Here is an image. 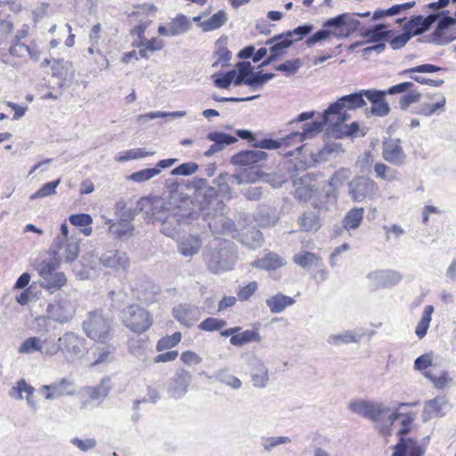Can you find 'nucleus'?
Masks as SVG:
<instances>
[{
  "instance_id": "0e129e2a",
  "label": "nucleus",
  "mask_w": 456,
  "mask_h": 456,
  "mask_svg": "<svg viewBox=\"0 0 456 456\" xmlns=\"http://www.w3.org/2000/svg\"><path fill=\"white\" fill-rule=\"evenodd\" d=\"M73 272L81 280L90 279L95 274V270L86 264L85 257L74 265Z\"/></svg>"
},
{
  "instance_id": "37998d69",
  "label": "nucleus",
  "mask_w": 456,
  "mask_h": 456,
  "mask_svg": "<svg viewBox=\"0 0 456 456\" xmlns=\"http://www.w3.org/2000/svg\"><path fill=\"white\" fill-rule=\"evenodd\" d=\"M191 28L189 19L183 14H178L169 23L170 36H177L187 32Z\"/></svg>"
},
{
  "instance_id": "c03bdc74",
  "label": "nucleus",
  "mask_w": 456,
  "mask_h": 456,
  "mask_svg": "<svg viewBox=\"0 0 456 456\" xmlns=\"http://www.w3.org/2000/svg\"><path fill=\"white\" fill-rule=\"evenodd\" d=\"M42 338L40 337H29L26 338L18 347L20 354H32L38 352L41 354Z\"/></svg>"
},
{
  "instance_id": "72a5a7b5",
  "label": "nucleus",
  "mask_w": 456,
  "mask_h": 456,
  "mask_svg": "<svg viewBox=\"0 0 456 456\" xmlns=\"http://www.w3.org/2000/svg\"><path fill=\"white\" fill-rule=\"evenodd\" d=\"M285 265V261L278 254L270 252L263 258L255 260L251 263L254 267L265 270H275Z\"/></svg>"
},
{
  "instance_id": "423d86ee",
  "label": "nucleus",
  "mask_w": 456,
  "mask_h": 456,
  "mask_svg": "<svg viewBox=\"0 0 456 456\" xmlns=\"http://www.w3.org/2000/svg\"><path fill=\"white\" fill-rule=\"evenodd\" d=\"M51 252L60 263L71 264L77 258L80 252L77 232H70L66 222L61 225L60 234L53 240Z\"/></svg>"
},
{
  "instance_id": "c85d7f7f",
  "label": "nucleus",
  "mask_w": 456,
  "mask_h": 456,
  "mask_svg": "<svg viewBox=\"0 0 456 456\" xmlns=\"http://www.w3.org/2000/svg\"><path fill=\"white\" fill-rule=\"evenodd\" d=\"M106 224H109V233L114 239L126 240L132 235L134 227L126 220L113 223L110 219H108Z\"/></svg>"
},
{
  "instance_id": "bb28decb",
  "label": "nucleus",
  "mask_w": 456,
  "mask_h": 456,
  "mask_svg": "<svg viewBox=\"0 0 456 456\" xmlns=\"http://www.w3.org/2000/svg\"><path fill=\"white\" fill-rule=\"evenodd\" d=\"M9 53L11 55L19 58H23L28 55L30 59L35 61H37L40 58V50L34 43L30 45H27L20 42H14L10 46Z\"/></svg>"
},
{
  "instance_id": "6ab92c4d",
  "label": "nucleus",
  "mask_w": 456,
  "mask_h": 456,
  "mask_svg": "<svg viewBox=\"0 0 456 456\" xmlns=\"http://www.w3.org/2000/svg\"><path fill=\"white\" fill-rule=\"evenodd\" d=\"M367 279L371 286L375 288L387 287L399 283L402 280V275L393 270H377L370 272L367 275Z\"/></svg>"
},
{
  "instance_id": "c756f323",
  "label": "nucleus",
  "mask_w": 456,
  "mask_h": 456,
  "mask_svg": "<svg viewBox=\"0 0 456 456\" xmlns=\"http://www.w3.org/2000/svg\"><path fill=\"white\" fill-rule=\"evenodd\" d=\"M134 297L142 303L151 304L157 300V297L159 294V289L151 284L150 282H144L134 289Z\"/></svg>"
},
{
  "instance_id": "f8f14e48",
  "label": "nucleus",
  "mask_w": 456,
  "mask_h": 456,
  "mask_svg": "<svg viewBox=\"0 0 456 456\" xmlns=\"http://www.w3.org/2000/svg\"><path fill=\"white\" fill-rule=\"evenodd\" d=\"M61 352L69 362L79 358L85 349V338L74 332H65L59 338Z\"/></svg>"
},
{
  "instance_id": "79ce46f5",
  "label": "nucleus",
  "mask_w": 456,
  "mask_h": 456,
  "mask_svg": "<svg viewBox=\"0 0 456 456\" xmlns=\"http://www.w3.org/2000/svg\"><path fill=\"white\" fill-rule=\"evenodd\" d=\"M361 338L362 336L347 330L340 334H332L329 336L327 342L331 346H339L342 344L359 343Z\"/></svg>"
},
{
  "instance_id": "9d476101",
  "label": "nucleus",
  "mask_w": 456,
  "mask_h": 456,
  "mask_svg": "<svg viewBox=\"0 0 456 456\" xmlns=\"http://www.w3.org/2000/svg\"><path fill=\"white\" fill-rule=\"evenodd\" d=\"M75 304L67 297H58L51 301L45 309L48 318L57 323L70 322L75 314Z\"/></svg>"
},
{
  "instance_id": "4be33fe9",
  "label": "nucleus",
  "mask_w": 456,
  "mask_h": 456,
  "mask_svg": "<svg viewBox=\"0 0 456 456\" xmlns=\"http://www.w3.org/2000/svg\"><path fill=\"white\" fill-rule=\"evenodd\" d=\"M191 381V375L189 371L184 370L177 371L169 383L168 393L174 398L183 396L188 390Z\"/></svg>"
},
{
  "instance_id": "39448f33",
  "label": "nucleus",
  "mask_w": 456,
  "mask_h": 456,
  "mask_svg": "<svg viewBox=\"0 0 456 456\" xmlns=\"http://www.w3.org/2000/svg\"><path fill=\"white\" fill-rule=\"evenodd\" d=\"M349 409L366 419L374 422H380L383 427L380 428L379 432L383 436L390 434V427L397 419L399 416L398 409L392 411L383 403L371 402V401H355L349 404Z\"/></svg>"
},
{
  "instance_id": "4468645a",
  "label": "nucleus",
  "mask_w": 456,
  "mask_h": 456,
  "mask_svg": "<svg viewBox=\"0 0 456 456\" xmlns=\"http://www.w3.org/2000/svg\"><path fill=\"white\" fill-rule=\"evenodd\" d=\"M376 190V183L363 176H356L348 183V194L355 202H361L367 197L374 195Z\"/></svg>"
},
{
  "instance_id": "0eeeda50",
  "label": "nucleus",
  "mask_w": 456,
  "mask_h": 456,
  "mask_svg": "<svg viewBox=\"0 0 456 456\" xmlns=\"http://www.w3.org/2000/svg\"><path fill=\"white\" fill-rule=\"evenodd\" d=\"M83 329L89 338L103 343L110 337L111 320L104 317L100 312H91L83 322Z\"/></svg>"
},
{
  "instance_id": "1a4fd4ad",
  "label": "nucleus",
  "mask_w": 456,
  "mask_h": 456,
  "mask_svg": "<svg viewBox=\"0 0 456 456\" xmlns=\"http://www.w3.org/2000/svg\"><path fill=\"white\" fill-rule=\"evenodd\" d=\"M322 130V124L318 121H314L310 124H305L302 126L301 132H293L287 137L281 139L280 141L273 139H264L256 143V146L260 149H281L282 145H288L290 141L296 142H301L305 139L311 137L313 134L319 133Z\"/></svg>"
},
{
  "instance_id": "f03ea898",
  "label": "nucleus",
  "mask_w": 456,
  "mask_h": 456,
  "mask_svg": "<svg viewBox=\"0 0 456 456\" xmlns=\"http://www.w3.org/2000/svg\"><path fill=\"white\" fill-rule=\"evenodd\" d=\"M363 90L342 96L331 103L322 114V126L327 125L335 137L356 136L365 134L363 127L357 122L346 123L350 116L347 110H355L365 105Z\"/></svg>"
},
{
  "instance_id": "13d9d810",
  "label": "nucleus",
  "mask_w": 456,
  "mask_h": 456,
  "mask_svg": "<svg viewBox=\"0 0 456 456\" xmlns=\"http://www.w3.org/2000/svg\"><path fill=\"white\" fill-rule=\"evenodd\" d=\"M423 375L432 382L434 387L436 389H444L452 381V379L449 376L447 371H443L438 377L434 376L430 371H425Z\"/></svg>"
},
{
  "instance_id": "e2e57ef3",
  "label": "nucleus",
  "mask_w": 456,
  "mask_h": 456,
  "mask_svg": "<svg viewBox=\"0 0 456 456\" xmlns=\"http://www.w3.org/2000/svg\"><path fill=\"white\" fill-rule=\"evenodd\" d=\"M181 338L182 335L180 332H175L170 336H166L158 341L156 349L159 352H160L166 349L172 348L181 341Z\"/></svg>"
},
{
  "instance_id": "864d4df0",
  "label": "nucleus",
  "mask_w": 456,
  "mask_h": 456,
  "mask_svg": "<svg viewBox=\"0 0 456 456\" xmlns=\"http://www.w3.org/2000/svg\"><path fill=\"white\" fill-rule=\"evenodd\" d=\"M298 223L301 228L306 232L317 231L320 228L319 218L313 212L304 213Z\"/></svg>"
},
{
  "instance_id": "69168bd1",
  "label": "nucleus",
  "mask_w": 456,
  "mask_h": 456,
  "mask_svg": "<svg viewBox=\"0 0 456 456\" xmlns=\"http://www.w3.org/2000/svg\"><path fill=\"white\" fill-rule=\"evenodd\" d=\"M289 443L290 438L288 436H270L262 438L261 445L266 452H271L273 448Z\"/></svg>"
},
{
  "instance_id": "09e8293b",
  "label": "nucleus",
  "mask_w": 456,
  "mask_h": 456,
  "mask_svg": "<svg viewBox=\"0 0 456 456\" xmlns=\"http://www.w3.org/2000/svg\"><path fill=\"white\" fill-rule=\"evenodd\" d=\"M433 312H434L433 305H426L425 306L423 314H422V317H421L420 321L419 322V323L416 327V330H415V333L419 338H423L426 336L427 331L429 328V324L431 322V315H432Z\"/></svg>"
},
{
  "instance_id": "680f3d73",
  "label": "nucleus",
  "mask_w": 456,
  "mask_h": 456,
  "mask_svg": "<svg viewBox=\"0 0 456 456\" xmlns=\"http://www.w3.org/2000/svg\"><path fill=\"white\" fill-rule=\"evenodd\" d=\"M70 69H71L70 62L65 61L62 59L54 60L53 67H52L53 76H55L57 77L64 80L68 77Z\"/></svg>"
},
{
  "instance_id": "473e14b6",
  "label": "nucleus",
  "mask_w": 456,
  "mask_h": 456,
  "mask_svg": "<svg viewBox=\"0 0 456 456\" xmlns=\"http://www.w3.org/2000/svg\"><path fill=\"white\" fill-rule=\"evenodd\" d=\"M265 304L272 314H278L284 311L288 306L295 304L294 298L281 293L270 297Z\"/></svg>"
},
{
  "instance_id": "a878e982",
  "label": "nucleus",
  "mask_w": 456,
  "mask_h": 456,
  "mask_svg": "<svg viewBox=\"0 0 456 456\" xmlns=\"http://www.w3.org/2000/svg\"><path fill=\"white\" fill-rule=\"evenodd\" d=\"M382 155L387 161L394 165L403 164L405 158L403 148L400 146L399 142L393 140L384 143Z\"/></svg>"
},
{
  "instance_id": "a18cd8bd",
  "label": "nucleus",
  "mask_w": 456,
  "mask_h": 456,
  "mask_svg": "<svg viewBox=\"0 0 456 456\" xmlns=\"http://www.w3.org/2000/svg\"><path fill=\"white\" fill-rule=\"evenodd\" d=\"M60 264L61 263L53 256L50 259H44L36 263L35 269L43 280L45 277L50 275L53 271H55L59 267Z\"/></svg>"
},
{
  "instance_id": "4d7b16f0",
  "label": "nucleus",
  "mask_w": 456,
  "mask_h": 456,
  "mask_svg": "<svg viewBox=\"0 0 456 456\" xmlns=\"http://www.w3.org/2000/svg\"><path fill=\"white\" fill-rule=\"evenodd\" d=\"M352 171L348 167H341L338 169L330 178L329 183L330 185L337 189L343 185V183L348 180V178L351 176Z\"/></svg>"
},
{
  "instance_id": "7ed1b4c3",
  "label": "nucleus",
  "mask_w": 456,
  "mask_h": 456,
  "mask_svg": "<svg viewBox=\"0 0 456 456\" xmlns=\"http://www.w3.org/2000/svg\"><path fill=\"white\" fill-rule=\"evenodd\" d=\"M194 205L198 215L200 213L205 218L213 219L208 223L211 229L217 230L218 223L222 224L223 230H230L233 226L232 220L224 216V204L218 199L214 188L198 190L194 196Z\"/></svg>"
},
{
  "instance_id": "412c9836",
  "label": "nucleus",
  "mask_w": 456,
  "mask_h": 456,
  "mask_svg": "<svg viewBox=\"0 0 456 456\" xmlns=\"http://www.w3.org/2000/svg\"><path fill=\"white\" fill-rule=\"evenodd\" d=\"M425 452V445L418 444L411 438L402 436L395 445V452L392 456H423Z\"/></svg>"
},
{
  "instance_id": "6e6d98bb",
  "label": "nucleus",
  "mask_w": 456,
  "mask_h": 456,
  "mask_svg": "<svg viewBox=\"0 0 456 456\" xmlns=\"http://www.w3.org/2000/svg\"><path fill=\"white\" fill-rule=\"evenodd\" d=\"M114 348L110 346H102L97 347L95 352L94 353L95 359L91 363L92 366L107 363L112 361Z\"/></svg>"
},
{
  "instance_id": "ddd939ff",
  "label": "nucleus",
  "mask_w": 456,
  "mask_h": 456,
  "mask_svg": "<svg viewBox=\"0 0 456 456\" xmlns=\"http://www.w3.org/2000/svg\"><path fill=\"white\" fill-rule=\"evenodd\" d=\"M38 392L45 400L51 401L63 396H72L76 394V389L73 380L62 378L49 385L42 386Z\"/></svg>"
},
{
  "instance_id": "4c0bfd02",
  "label": "nucleus",
  "mask_w": 456,
  "mask_h": 456,
  "mask_svg": "<svg viewBox=\"0 0 456 456\" xmlns=\"http://www.w3.org/2000/svg\"><path fill=\"white\" fill-rule=\"evenodd\" d=\"M344 152L342 144L339 142L326 143L316 154L314 160L318 162L327 161L330 157L338 156Z\"/></svg>"
},
{
  "instance_id": "f257e3e1",
  "label": "nucleus",
  "mask_w": 456,
  "mask_h": 456,
  "mask_svg": "<svg viewBox=\"0 0 456 456\" xmlns=\"http://www.w3.org/2000/svg\"><path fill=\"white\" fill-rule=\"evenodd\" d=\"M138 205L141 209L150 208L148 214L153 220L162 224L161 232L168 237L177 233V228L182 223L193 220L198 216L194 200L183 199L173 202L171 199L142 198Z\"/></svg>"
},
{
  "instance_id": "f3484780",
  "label": "nucleus",
  "mask_w": 456,
  "mask_h": 456,
  "mask_svg": "<svg viewBox=\"0 0 456 456\" xmlns=\"http://www.w3.org/2000/svg\"><path fill=\"white\" fill-rule=\"evenodd\" d=\"M365 97L370 102L371 107L370 110L366 109V112H370L374 116L385 117L390 111V107L385 100V91L379 90H363Z\"/></svg>"
},
{
  "instance_id": "a211bd4d",
  "label": "nucleus",
  "mask_w": 456,
  "mask_h": 456,
  "mask_svg": "<svg viewBox=\"0 0 456 456\" xmlns=\"http://www.w3.org/2000/svg\"><path fill=\"white\" fill-rule=\"evenodd\" d=\"M201 309L189 304H181L173 309L174 318L182 325L191 327L201 317Z\"/></svg>"
},
{
  "instance_id": "f704fd0d",
  "label": "nucleus",
  "mask_w": 456,
  "mask_h": 456,
  "mask_svg": "<svg viewBox=\"0 0 456 456\" xmlns=\"http://www.w3.org/2000/svg\"><path fill=\"white\" fill-rule=\"evenodd\" d=\"M262 340V337L257 329L255 330H246L242 332L237 333L233 335L230 343L234 346H242L246 344L252 342H260Z\"/></svg>"
},
{
  "instance_id": "7c9ffc66",
  "label": "nucleus",
  "mask_w": 456,
  "mask_h": 456,
  "mask_svg": "<svg viewBox=\"0 0 456 456\" xmlns=\"http://www.w3.org/2000/svg\"><path fill=\"white\" fill-rule=\"evenodd\" d=\"M200 248L201 240L194 235L184 236L178 242V251L183 256H191L197 254Z\"/></svg>"
},
{
  "instance_id": "2f4dec72",
  "label": "nucleus",
  "mask_w": 456,
  "mask_h": 456,
  "mask_svg": "<svg viewBox=\"0 0 456 456\" xmlns=\"http://www.w3.org/2000/svg\"><path fill=\"white\" fill-rule=\"evenodd\" d=\"M252 381L256 387H265L269 380L268 370L260 359L252 361Z\"/></svg>"
},
{
  "instance_id": "338daca9",
  "label": "nucleus",
  "mask_w": 456,
  "mask_h": 456,
  "mask_svg": "<svg viewBox=\"0 0 456 456\" xmlns=\"http://www.w3.org/2000/svg\"><path fill=\"white\" fill-rule=\"evenodd\" d=\"M226 324L224 320L209 317L201 322L199 328L205 331H215L222 330Z\"/></svg>"
},
{
  "instance_id": "c9c22d12",
  "label": "nucleus",
  "mask_w": 456,
  "mask_h": 456,
  "mask_svg": "<svg viewBox=\"0 0 456 456\" xmlns=\"http://www.w3.org/2000/svg\"><path fill=\"white\" fill-rule=\"evenodd\" d=\"M154 154V151H147L145 148H134L118 152L115 156V160L117 162H126L153 156Z\"/></svg>"
},
{
  "instance_id": "dca6fc26",
  "label": "nucleus",
  "mask_w": 456,
  "mask_h": 456,
  "mask_svg": "<svg viewBox=\"0 0 456 456\" xmlns=\"http://www.w3.org/2000/svg\"><path fill=\"white\" fill-rule=\"evenodd\" d=\"M444 15V12L432 13L424 18L421 15L411 18L403 26V29L409 32L412 37L415 35H420L429 29V28L442 16Z\"/></svg>"
},
{
  "instance_id": "aec40b11",
  "label": "nucleus",
  "mask_w": 456,
  "mask_h": 456,
  "mask_svg": "<svg viewBox=\"0 0 456 456\" xmlns=\"http://www.w3.org/2000/svg\"><path fill=\"white\" fill-rule=\"evenodd\" d=\"M293 39L289 38L287 34H281L273 37L266 42V45L270 46V55L264 62H262L261 66H265L279 56L282 55L285 51L292 45Z\"/></svg>"
},
{
  "instance_id": "b1692460",
  "label": "nucleus",
  "mask_w": 456,
  "mask_h": 456,
  "mask_svg": "<svg viewBox=\"0 0 456 456\" xmlns=\"http://www.w3.org/2000/svg\"><path fill=\"white\" fill-rule=\"evenodd\" d=\"M445 396H436L425 402L422 419L427 422L435 418H440L444 414V409L447 405Z\"/></svg>"
},
{
  "instance_id": "e433bc0d",
  "label": "nucleus",
  "mask_w": 456,
  "mask_h": 456,
  "mask_svg": "<svg viewBox=\"0 0 456 456\" xmlns=\"http://www.w3.org/2000/svg\"><path fill=\"white\" fill-rule=\"evenodd\" d=\"M228 20V15L225 11L220 10L213 14L210 18L200 23V27L203 31H211L221 28Z\"/></svg>"
},
{
  "instance_id": "bf43d9fd",
  "label": "nucleus",
  "mask_w": 456,
  "mask_h": 456,
  "mask_svg": "<svg viewBox=\"0 0 456 456\" xmlns=\"http://www.w3.org/2000/svg\"><path fill=\"white\" fill-rule=\"evenodd\" d=\"M160 174L159 168H145L137 172L133 173L128 176V179L134 183H143L151 180L152 177Z\"/></svg>"
},
{
  "instance_id": "603ef678",
  "label": "nucleus",
  "mask_w": 456,
  "mask_h": 456,
  "mask_svg": "<svg viewBox=\"0 0 456 456\" xmlns=\"http://www.w3.org/2000/svg\"><path fill=\"white\" fill-rule=\"evenodd\" d=\"M61 178H58L55 181L45 183L39 190H37L36 192L32 193L29 196V199L31 200H34L37 199H42V198L55 195L56 188L61 183Z\"/></svg>"
},
{
  "instance_id": "2eb2a0df",
  "label": "nucleus",
  "mask_w": 456,
  "mask_h": 456,
  "mask_svg": "<svg viewBox=\"0 0 456 456\" xmlns=\"http://www.w3.org/2000/svg\"><path fill=\"white\" fill-rule=\"evenodd\" d=\"M456 19L452 17L442 18L437 24L436 30L431 35L430 42L444 45L456 39Z\"/></svg>"
},
{
  "instance_id": "49530a36",
  "label": "nucleus",
  "mask_w": 456,
  "mask_h": 456,
  "mask_svg": "<svg viewBox=\"0 0 456 456\" xmlns=\"http://www.w3.org/2000/svg\"><path fill=\"white\" fill-rule=\"evenodd\" d=\"M241 242L250 248H256L262 245V232L255 228H249L242 233Z\"/></svg>"
},
{
  "instance_id": "774afa93",
  "label": "nucleus",
  "mask_w": 456,
  "mask_h": 456,
  "mask_svg": "<svg viewBox=\"0 0 456 456\" xmlns=\"http://www.w3.org/2000/svg\"><path fill=\"white\" fill-rule=\"evenodd\" d=\"M302 65L300 59L289 60L275 68L276 70L283 72L286 76H292L297 72Z\"/></svg>"
},
{
  "instance_id": "de8ad7c7",
  "label": "nucleus",
  "mask_w": 456,
  "mask_h": 456,
  "mask_svg": "<svg viewBox=\"0 0 456 456\" xmlns=\"http://www.w3.org/2000/svg\"><path fill=\"white\" fill-rule=\"evenodd\" d=\"M185 115H186V112L183 110H178V111H173V112L154 111V112H149L146 114L137 116L136 121L139 124H145L149 120L158 118L170 117L173 118H183Z\"/></svg>"
},
{
  "instance_id": "a19ab883",
  "label": "nucleus",
  "mask_w": 456,
  "mask_h": 456,
  "mask_svg": "<svg viewBox=\"0 0 456 456\" xmlns=\"http://www.w3.org/2000/svg\"><path fill=\"white\" fill-rule=\"evenodd\" d=\"M364 215L363 208H353L343 219V227L346 230L356 229L362 222Z\"/></svg>"
},
{
  "instance_id": "393cba45",
  "label": "nucleus",
  "mask_w": 456,
  "mask_h": 456,
  "mask_svg": "<svg viewBox=\"0 0 456 456\" xmlns=\"http://www.w3.org/2000/svg\"><path fill=\"white\" fill-rule=\"evenodd\" d=\"M267 158V153L261 150L240 151L232 158V162L238 166H252Z\"/></svg>"
},
{
  "instance_id": "5701e85b",
  "label": "nucleus",
  "mask_w": 456,
  "mask_h": 456,
  "mask_svg": "<svg viewBox=\"0 0 456 456\" xmlns=\"http://www.w3.org/2000/svg\"><path fill=\"white\" fill-rule=\"evenodd\" d=\"M100 261L106 268L126 271L130 265L127 255L120 251H108L102 255Z\"/></svg>"
},
{
  "instance_id": "052dcab7",
  "label": "nucleus",
  "mask_w": 456,
  "mask_h": 456,
  "mask_svg": "<svg viewBox=\"0 0 456 456\" xmlns=\"http://www.w3.org/2000/svg\"><path fill=\"white\" fill-rule=\"evenodd\" d=\"M61 351L60 342L52 338H42L41 355L44 357H53Z\"/></svg>"
},
{
  "instance_id": "3c124183",
  "label": "nucleus",
  "mask_w": 456,
  "mask_h": 456,
  "mask_svg": "<svg viewBox=\"0 0 456 456\" xmlns=\"http://www.w3.org/2000/svg\"><path fill=\"white\" fill-rule=\"evenodd\" d=\"M213 378H215L217 381L235 390L240 389L242 385L240 379H238L234 375L227 373L224 370H220L216 371L213 375Z\"/></svg>"
},
{
  "instance_id": "20e7f679",
  "label": "nucleus",
  "mask_w": 456,
  "mask_h": 456,
  "mask_svg": "<svg viewBox=\"0 0 456 456\" xmlns=\"http://www.w3.org/2000/svg\"><path fill=\"white\" fill-rule=\"evenodd\" d=\"M203 256L208 269L213 273L232 270L238 258L233 243L221 239H216Z\"/></svg>"
},
{
  "instance_id": "5fc2aeb1",
  "label": "nucleus",
  "mask_w": 456,
  "mask_h": 456,
  "mask_svg": "<svg viewBox=\"0 0 456 456\" xmlns=\"http://www.w3.org/2000/svg\"><path fill=\"white\" fill-rule=\"evenodd\" d=\"M293 260L295 264L301 266L302 268L306 269L313 265H317L319 262V257L314 253L305 251L302 253L296 254L293 256Z\"/></svg>"
},
{
  "instance_id": "8fccbe9b",
  "label": "nucleus",
  "mask_w": 456,
  "mask_h": 456,
  "mask_svg": "<svg viewBox=\"0 0 456 456\" xmlns=\"http://www.w3.org/2000/svg\"><path fill=\"white\" fill-rule=\"evenodd\" d=\"M109 380L103 379L101 384H99L96 387H87L85 388L86 395L91 399V400H102L105 398L109 392H110V387L106 384Z\"/></svg>"
},
{
  "instance_id": "58836bf2",
  "label": "nucleus",
  "mask_w": 456,
  "mask_h": 456,
  "mask_svg": "<svg viewBox=\"0 0 456 456\" xmlns=\"http://www.w3.org/2000/svg\"><path fill=\"white\" fill-rule=\"evenodd\" d=\"M388 28L386 24H379L374 28L365 30L362 33V37L366 39V43H378L388 37L391 30H387Z\"/></svg>"
},
{
  "instance_id": "6e6552de",
  "label": "nucleus",
  "mask_w": 456,
  "mask_h": 456,
  "mask_svg": "<svg viewBox=\"0 0 456 456\" xmlns=\"http://www.w3.org/2000/svg\"><path fill=\"white\" fill-rule=\"evenodd\" d=\"M122 322L134 333H143L152 324V318L148 311L137 305H130L122 312Z\"/></svg>"
},
{
  "instance_id": "cd10ccee",
  "label": "nucleus",
  "mask_w": 456,
  "mask_h": 456,
  "mask_svg": "<svg viewBox=\"0 0 456 456\" xmlns=\"http://www.w3.org/2000/svg\"><path fill=\"white\" fill-rule=\"evenodd\" d=\"M262 176L263 173L260 172L258 167H250L233 174L231 176V183L235 184L254 183L259 181Z\"/></svg>"
},
{
  "instance_id": "9b49d317",
  "label": "nucleus",
  "mask_w": 456,
  "mask_h": 456,
  "mask_svg": "<svg viewBox=\"0 0 456 456\" xmlns=\"http://www.w3.org/2000/svg\"><path fill=\"white\" fill-rule=\"evenodd\" d=\"M355 17V13H343L325 21L323 28H334L335 37H346L358 29L360 21Z\"/></svg>"
},
{
  "instance_id": "ea45409f",
  "label": "nucleus",
  "mask_w": 456,
  "mask_h": 456,
  "mask_svg": "<svg viewBox=\"0 0 456 456\" xmlns=\"http://www.w3.org/2000/svg\"><path fill=\"white\" fill-rule=\"evenodd\" d=\"M66 282L67 278L64 273L53 271L42 280L40 286L49 290H57L63 287Z\"/></svg>"
}]
</instances>
